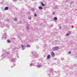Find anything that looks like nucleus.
<instances>
[{"mask_svg": "<svg viewBox=\"0 0 77 77\" xmlns=\"http://www.w3.org/2000/svg\"><path fill=\"white\" fill-rule=\"evenodd\" d=\"M15 66V65H14V66Z\"/></svg>", "mask_w": 77, "mask_h": 77, "instance_id": "34", "label": "nucleus"}, {"mask_svg": "<svg viewBox=\"0 0 77 77\" xmlns=\"http://www.w3.org/2000/svg\"><path fill=\"white\" fill-rule=\"evenodd\" d=\"M9 9V8H8V7H7L5 8H4L5 10V11H6V10H8V9Z\"/></svg>", "mask_w": 77, "mask_h": 77, "instance_id": "10", "label": "nucleus"}, {"mask_svg": "<svg viewBox=\"0 0 77 77\" xmlns=\"http://www.w3.org/2000/svg\"><path fill=\"white\" fill-rule=\"evenodd\" d=\"M20 0V1H21V0Z\"/></svg>", "mask_w": 77, "mask_h": 77, "instance_id": "37", "label": "nucleus"}, {"mask_svg": "<svg viewBox=\"0 0 77 77\" xmlns=\"http://www.w3.org/2000/svg\"><path fill=\"white\" fill-rule=\"evenodd\" d=\"M21 47H22V49L23 50H24V49L26 48V47H25V45H22Z\"/></svg>", "mask_w": 77, "mask_h": 77, "instance_id": "6", "label": "nucleus"}, {"mask_svg": "<svg viewBox=\"0 0 77 77\" xmlns=\"http://www.w3.org/2000/svg\"><path fill=\"white\" fill-rule=\"evenodd\" d=\"M51 57V55H50V54H48L47 56V59H50Z\"/></svg>", "mask_w": 77, "mask_h": 77, "instance_id": "4", "label": "nucleus"}, {"mask_svg": "<svg viewBox=\"0 0 77 77\" xmlns=\"http://www.w3.org/2000/svg\"><path fill=\"white\" fill-rule=\"evenodd\" d=\"M2 39H4V40H6V33L4 34L3 35V37L2 38Z\"/></svg>", "mask_w": 77, "mask_h": 77, "instance_id": "1", "label": "nucleus"}, {"mask_svg": "<svg viewBox=\"0 0 77 77\" xmlns=\"http://www.w3.org/2000/svg\"><path fill=\"white\" fill-rule=\"evenodd\" d=\"M29 25H28V26H27V29H28V28H29Z\"/></svg>", "mask_w": 77, "mask_h": 77, "instance_id": "26", "label": "nucleus"}, {"mask_svg": "<svg viewBox=\"0 0 77 77\" xmlns=\"http://www.w3.org/2000/svg\"><path fill=\"white\" fill-rule=\"evenodd\" d=\"M5 54H3L2 55V57H5Z\"/></svg>", "mask_w": 77, "mask_h": 77, "instance_id": "11", "label": "nucleus"}, {"mask_svg": "<svg viewBox=\"0 0 77 77\" xmlns=\"http://www.w3.org/2000/svg\"><path fill=\"white\" fill-rule=\"evenodd\" d=\"M76 65H77V64H74V66H76Z\"/></svg>", "mask_w": 77, "mask_h": 77, "instance_id": "30", "label": "nucleus"}, {"mask_svg": "<svg viewBox=\"0 0 77 77\" xmlns=\"http://www.w3.org/2000/svg\"><path fill=\"white\" fill-rule=\"evenodd\" d=\"M54 20H56L57 19V17H55L54 18Z\"/></svg>", "mask_w": 77, "mask_h": 77, "instance_id": "19", "label": "nucleus"}, {"mask_svg": "<svg viewBox=\"0 0 77 77\" xmlns=\"http://www.w3.org/2000/svg\"><path fill=\"white\" fill-rule=\"evenodd\" d=\"M7 42H8V43H11V42L10 41V40H7Z\"/></svg>", "mask_w": 77, "mask_h": 77, "instance_id": "15", "label": "nucleus"}, {"mask_svg": "<svg viewBox=\"0 0 77 77\" xmlns=\"http://www.w3.org/2000/svg\"><path fill=\"white\" fill-rule=\"evenodd\" d=\"M41 4H42V6H45V5L43 4V3H42V2L41 3Z\"/></svg>", "mask_w": 77, "mask_h": 77, "instance_id": "16", "label": "nucleus"}, {"mask_svg": "<svg viewBox=\"0 0 77 77\" xmlns=\"http://www.w3.org/2000/svg\"><path fill=\"white\" fill-rule=\"evenodd\" d=\"M5 52H6L5 51H6V50H5Z\"/></svg>", "mask_w": 77, "mask_h": 77, "instance_id": "31", "label": "nucleus"}, {"mask_svg": "<svg viewBox=\"0 0 77 77\" xmlns=\"http://www.w3.org/2000/svg\"><path fill=\"white\" fill-rule=\"evenodd\" d=\"M31 18L30 16L28 17V19H29V20H31Z\"/></svg>", "mask_w": 77, "mask_h": 77, "instance_id": "18", "label": "nucleus"}, {"mask_svg": "<svg viewBox=\"0 0 77 77\" xmlns=\"http://www.w3.org/2000/svg\"><path fill=\"white\" fill-rule=\"evenodd\" d=\"M35 9H32V11H34Z\"/></svg>", "mask_w": 77, "mask_h": 77, "instance_id": "23", "label": "nucleus"}, {"mask_svg": "<svg viewBox=\"0 0 77 77\" xmlns=\"http://www.w3.org/2000/svg\"><path fill=\"white\" fill-rule=\"evenodd\" d=\"M59 47H56L55 48H52V50L54 51H55V50H57L58 49H59Z\"/></svg>", "mask_w": 77, "mask_h": 77, "instance_id": "2", "label": "nucleus"}, {"mask_svg": "<svg viewBox=\"0 0 77 77\" xmlns=\"http://www.w3.org/2000/svg\"><path fill=\"white\" fill-rule=\"evenodd\" d=\"M35 56H37V57H38V54H36V55H35Z\"/></svg>", "mask_w": 77, "mask_h": 77, "instance_id": "20", "label": "nucleus"}, {"mask_svg": "<svg viewBox=\"0 0 77 77\" xmlns=\"http://www.w3.org/2000/svg\"><path fill=\"white\" fill-rule=\"evenodd\" d=\"M3 25H2L1 26H3Z\"/></svg>", "mask_w": 77, "mask_h": 77, "instance_id": "32", "label": "nucleus"}, {"mask_svg": "<svg viewBox=\"0 0 77 77\" xmlns=\"http://www.w3.org/2000/svg\"><path fill=\"white\" fill-rule=\"evenodd\" d=\"M37 66H38V68H40L41 66V65L38 63L37 65Z\"/></svg>", "mask_w": 77, "mask_h": 77, "instance_id": "8", "label": "nucleus"}, {"mask_svg": "<svg viewBox=\"0 0 77 77\" xmlns=\"http://www.w3.org/2000/svg\"><path fill=\"white\" fill-rule=\"evenodd\" d=\"M70 35L69 34V33H68V34H66V35Z\"/></svg>", "mask_w": 77, "mask_h": 77, "instance_id": "28", "label": "nucleus"}, {"mask_svg": "<svg viewBox=\"0 0 77 77\" xmlns=\"http://www.w3.org/2000/svg\"><path fill=\"white\" fill-rule=\"evenodd\" d=\"M68 53V54H70L71 51H69V52Z\"/></svg>", "mask_w": 77, "mask_h": 77, "instance_id": "25", "label": "nucleus"}, {"mask_svg": "<svg viewBox=\"0 0 77 77\" xmlns=\"http://www.w3.org/2000/svg\"><path fill=\"white\" fill-rule=\"evenodd\" d=\"M4 50H3V51H4Z\"/></svg>", "mask_w": 77, "mask_h": 77, "instance_id": "36", "label": "nucleus"}, {"mask_svg": "<svg viewBox=\"0 0 77 77\" xmlns=\"http://www.w3.org/2000/svg\"><path fill=\"white\" fill-rule=\"evenodd\" d=\"M32 66V63H31L30 64V65L29 66Z\"/></svg>", "mask_w": 77, "mask_h": 77, "instance_id": "22", "label": "nucleus"}, {"mask_svg": "<svg viewBox=\"0 0 77 77\" xmlns=\"http://www.w3.org/2000/svg\"><path fill=\"white\" fill-rule=\"evenodd\" d=\"M71 32L70 31L69 32V35H71Z\"/></svg>", "mask_w": 77, "mask_h": 77, "instance_id": "21", "label": "nucleus"}, {"mask_svg": "<svg viewBox=\"0 0 77 77\" xmlns=\"http://www.w3.org/2000/svg\"><path fill=\"white\" fill-rule=\"evenodd\" d=\"M55 14V13L53 12V15H54Z\"/></svg>", "mask_w": 77, "mask_h": 77, "instance_id": "24", "label": "nucleus"}, {"mask_svg": "<svg viewBox=\"0 0 77 77\" xmlns=\"http://www.w3.org/2000/svg\"><path fill=\"white\" fill-rule=\"evenodd\" d=\"M73 3H74V2H70V4L71 5H73Z\"/></svg>", "mask_w": 77, "mask_h": 77, "instance_id": "17", "label": "nucleus"}, {"mask_svg": "<svg viewBox=\"0 0 77 77\" xmlns=\"http://www.w3.org/2000/svg\"><path fill=\"white\" fill-rule=\"evenodd\" d=\"M60 29H61V26L60 27Z\"/></svg>", "mask_w": 77, "mask_h": 77, "instance_id": "29", "label": "nucleus"}, {"mask_svg": "<svg viewBox=\"0 0 77 77\" xmlns=\"http://www.w3.org/2000/svg\"><path fill=\"white\" fill-rule=\"evenodd\" d=\"M48 71H51V72H52V70H51V69H48Z\"/></svg>", "mask_w": 77, "mask_h": 77, "instance_id": "13", "label": "nucleus"}, {"mask_svg": "<svg viewBox=\"0 0 77 77\" xmlns=\"http://www.w3.org/2000/svg\"><path fill=\"white\" fill-rule=\"evenodd\" d=\"M76 57H77V55H76Z\"/></svg>", "mask_w": 77, "mask_h": 77, "instance_id": "33", "label": "nucleus"}, {"mask_svg": "<svg viewBox=\"0 0 77 77\" xmlns=\"http://www.w3.org/2000/svg\"><path fill=\"white\" fill-rule=\"evenodd\" d=\"M26 47H30V45H26Z\"/></svg>", "mask_w": 77, "mask_h": 77, "instance_id": "12", "label": "nucleus"}, {"mask_svg": "<svg viewBox=\"0 0 77 77\" xmlns=\"http://www.w3.org/2000/svg\"><path fill=\"white\" fill-rule=\"evenodd\" d=\"M51 56H52V57H54V56L55 54L54 52H52L51 53Z\"/></svg>", "mask_w": 77, "mask_h": 77, "instance_id": "7", "label": "nucleus"}, {"mask_svg": "<svg viewBox=\"0 0 77 77\" xmlns=\"http://www.w3.org/2000/svg\"><path fill=\"white\" fill-rule=\"evenodd\" d=\"M18 18H15L14 19V21H17V20Z\"/></svg>", "mask_w": 77, "mask_h": 77, "instance_id": "14", "label": "nucleus"}, {"mask_svg": "<svg viewBox=\"0 0 77 77\" xmlns=\"http://www.w3.org/2000/svg\"><path fill=\"white\" fill-rule=\"evenodd\" d=\"M38 8L40 10H42V7L40 6L39 7H38Z\"/></svg>", "mask_w": 77, "mask_h": 77, "instance_id": "9", "label": "nucleus"}, {"mask_svg": "<svg viewBox=\"0 0 77 77\" xmlns=\"http://www.w3.org/2000/svg\"><path fill=\"white\" fill-rule=\"evenodd\" d=\"M34 16H35V17H37V15L35 14L34 15Z\"/></svg>", "mask_w": 77, "mask_h": 77, "instance_id": "27", "label": "nucleus"}, {"mask_svg": "<svg viewBox=\"0 0 77 77\" xmlns=\"http://www.w3.org/2000/svg\"><path fill=\"white\" fill-rule=\"evenodd\" d=\"M32 39H33V38H32Z\"/></svg>", "mask_w": 77, "mask_h": 77, "instance_id": "35", "label": "nucleus"}, {"mask_svg": "<svg viewBox=\"0 0 77 77\" xmlns=\"http://www.w3.org/2000/svg\"><path fill=\"white\" fill-rule=\"evenodd\" d=\"M10 60L11 61V62L13 63H15V62H16V59L15 58L14 59H10Z\"/></svg>", "mask_w": 77, "mask_h": 77, "instance_id": "3", "label": "nucleus"}, {"mask_svg": "<svg viewBox=\"0 0 77 77\" xmlns=\"http://www.w3.org/2000/svg\"><path fill=\"white\" fill-rule=\"evenodd\" d=\"M7 56H10V53L9 52H7L6 54Z\"/></svg>", "mask_w": 77, "mask_h": 77, "instance_id": "5", "label": "nucleus"}]
</instances>
